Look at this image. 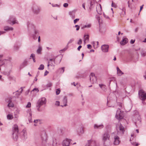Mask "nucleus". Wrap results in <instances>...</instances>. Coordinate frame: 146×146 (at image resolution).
Listing matches in <instances>:
<instances>
[{
    "label": "nucleus",
    "mask_w": 146,
    "mask_h": 146,
    "mask_svg": "<svg viewBox=\"0 0 146 146\" xmlns=\"http://www.w3.org/2000/svg\"><path fill=\"white\" fill-rule=\"evenodd\" d=\"M84 42L85 43L86 41H88L89 40V36L88 35H85L84 36Z\"/></svg>",
    "instance_id": "obj_27"
},
{
    "label": "nucleus",
    "mask_w": 146,
    "mask_h": 146,
    "mask_svg": "<svg viewBox=\"0 0 146 146\" xmlns=\"http://www.w3.org/2000/svg\"><path fill=\"white\" fill-rule=\"evenodd\" d=\"M7 118L8 119H12L13 117V116L11 114H8L7 116Z\"/></svg>",
    "instance_id": "obj_34"
},
{
    "label": "nucleus",
    "mask_w": 146,
    "mask_h": 146,
    "mask_svg": "<svg viewBox=\"0 0 146 146\" xmlns=\"http://www.w3.org/2000/svg\"><path fill=\"white\" fill-rule=\"evenodd\" d=\"M135 118L136 119V121H135L134 122L135 125L137 126V125L141 124V118L139 115H136L135 116Z\"/></svg>",
    "instance_id": "obj_10"
},
{
    "label": "nucleus",
    "mask_w": 146,
    "mask_h": 146,
    "mask_svg": "<svg viewBox=\"0 0 146 146\" xmlns=\"http://www.w3.org/2000/svg\"><path fill=\"white\" fill-rule=\"evenodd\" d=\"M32 9L33 12L36 14H38L40 11V9L39 7L36 5H33Z\"/></svg>",
    "instance_id": "obj_7"
},
{
    "label": "nucleus",
    "mask_w": 146,
    "mask_h": 146,
    "mask_svg": "<svg viewBox=\"0 0 146 146\" xmlns=\"http://www.w3.org/2000/svg\"><path fill=\"white\" fill-rule=\"evenodd\" d=\"M131 143L132 145L133 146H138V145L139 144L138 143H136L135 142H131Z\"/></svg>",
    "instance_id": "obj_37"
},
{
    "label": "nucleus",
    "mask_w": 146,
    "mask_h": 146,
    "mask_svg": "<svg viewBox=\"0 0 146 146\" xmlns=\"http://www.w3.org/2000/svg\"><path fill=\"white\" fill-rule=\"evenodd\" d=\"M84 133V130L83 128L81 127L78 132V134L79 135L83 134Z\"/></svg>",
    "instance_id": "obj_24"
},
{
    "label": "nucleus",
    "mask_w": 146,
    "mask_h": 146,
    "mask_svg": "<svg viewBox=\"0 0 146 146\" xmlns=\"http://www.w3.org/2000/svg\"><path fill=\"white\" fill-rule=\"evenodd\" d=\"M139 95L142 103L144 104H146V93L142 90H140L139 92Z\"/></svg>",
    "instance_id": "obj_3"
},
{
    "label": "nucleus",
    "mask_w": 146,
    "mask_h": 146,
    "mask_svg": "<svg viewBox=\"0 0 146 146\" xmlns=\"http://www.w3.org/2000/svg\"><path fill=\"white\" fill-rule=\"evenodd\" d=\"M72 13V12H69V14L70 15L72 19H74L75 18V16L74 15H73Z\"/></svg>",
    "instance_id": "obj_36"
},
{
    "label": "nucleus",
    "mask_w": 146,
    "mask_h": 146,
    "mask_svg": "<svg viewBox=\"0 0 146 146\" xmlns=\"http://www.w3.org/2000/svg\"><path fill=\"white\" fill-rule=\"evenodd\" d=\"M29 115H30V116L29 118V122H32V119H31L32 114L31 113H30Z\"/></svg>",
    "instance_id": "obj_39"
},
{
    "label": "nucleus",
    "mask_w": 146,
    "mask_h": 146,
    "mask_svg": "<svg viewBox=\"0 0 146 146\" xmlns=\"http://www.w3.org/2000/svg\"><path fill=\"white\" fill-rule=\"evenodd\" d=\"M8 22L10 24H11L12 23V25L18 23V21L16 20L15 18L13 16L10 17L8 21Z\"/></svg>",
    "instance_id": "obj_8"
},
{
    "label": "nucleus",
    "mask_w": 146,
    "mask_h": 146,
    "mask_svg": "<svg viewBox=\"0 0 146 146\" xmlns=\"http://www.w3.org/2000/svg\"><path fill=\"white\" fill-rule=\"evenodd\" d=\"M52 6L53 7H59V6L57 4H52Z\"/></svg>",
    "instance_id": "obj_55"
},
{
    "label": "nucleus",
    "mask_w": 146,
    "mask_h": 146,
    "mask_svg": "<svg viewBox=\"0 0 146 146\" xmlns=\"http://www.w3.org/2000/svg\"><path fill=\"white\" fill-rule=\"evenodd\" d=\"M112 136L114 135V144L115 145H119L120 142L119 137L116 135H115V133H112Z\"/></svg>",
    "instance_id": "obj_6"
},
{
    "label": "nucleus",
    "mask_w": 146,
    "mask_h": 146,
    "mask_svg": "<svg viewBox=\"0 0 146 146\" xmlns=\"http://www.w3.org/2000/svg\"><path fill=\"white\" fill-rule=\"evenodd\" d=\"M68 6V4L67 3H64L63 4V6L65 7H67Z\"/></svg>",
    "instance_id": "obj_51"
},
{
    "label": "nucleus",
    "mask_w": 146,
    "mask_h": 146,
    "mask_svg": "<svg viewBox=\"0 0 146 146\" xmlns=\"http://www.w3.org/2000/svg\"><path fill=\"white\" fill-rule=\"evenodd\" d=\"M82 43V41L81 39H80L77 42V44L78 45L81 44Z\"/></svg>",
    "instance_id": "obj_44"
},
{
    "label": "nucleus",
    "mask_w": 146,
    "mask_h": 146,
    "mask_svg": "<svg viewBox=\"0 0 146 146\" xmlns=\"http://www.w3.org/2000/svg\"><path fill=\"white\" fill-rule=\"evenodd\" d=\"M21 92H20V93L18 94V95H20V94L22 92V91H23V88H22V87H21Z\"/></svg>",
    "instance_id": "obj_64"
},
{
    "label": "nucleus",
    "mask_w": 146,
    "mask_h": 146,
    "mask_svg": "<svg viewBox=\"0 0 146 146\" xmlns=\"http://www.w3.org/2000/svg\"><path fill=\"white\" fill-rule=\"evenodd\" d=\"M21 133L23 135L24 138L25 139H27V135L26 130L25 129H23L21 132Z\"/></svg>",
    "instance_id": "obj_20"
},
{
    "label": "nucleus",
    "mask_w": 146,
    "mask_h": 146,
    "mask_svg": "<svg viewBox=\"0 0 146 146\" xmlns=\"http://www.w3.org/2000/svg\"><path fill=\"white\" fill-rule=\"evenodd\" d=\"M68 48V46L67 45V46L66 47H65V48L63 49H62L60 50V53H62V52H64L65 50H66Z\"/></svg>",
    "instance_id": "obj_29"
},
{
    "label": "nucleus",
    "mask_w": 146,
    "mask_h": 146,
    "mask_svg": "<svg viewBox=\"0 0 146 146\" xmlns=\"http://www.w3.org/2000/svg\"><path fill=\"white\" fill-rule=\"evenodd\" d=\"M34 32L35 35H37L38 33V31L35 29L34 30Z\"/></svg>",
    "instance_id": "obj_53"
},
{
    "label": "nucleus",
    "mask_w": 146,
    "mask_h": 146,
    "mask_svg": "<svg viewBox=\"0 0 146 146\" xmlns=\"http://www.w3.org/2000/svg\"><path fill=\"white\" fill-rule=\"evenodd\" d=\"M44 65L42 64H41L39 67L38 68V69L39 70H42L44 69Z\"/></svg>",
    "instance_id": "obj_35"
},
{
    "label": "nucleus",
    "mask_w": 146,
    "mask_h": 146,
    "mask_svg": "<svg viewBox=\"0 0 146 146\" xmlns=\"http://www.w3.org/2000/svg\"><path fill=\"white\" fill-rule=\"evenodd\" d=\"M117 105L119 106V108H120V109L121 108H122L123 106V105L120 102H118L117 103Z\"/></svg>",
    "instance_id": "obj_40"
},
{
    "label": "nucleus",
    "mask_w": 146,
    "mask_h": 146,
    "mask_svg": "<svg viewBox=\"0 0 146 146\" xmlns=\"http://www.w3.org/2000/svg\"><path fill=\"white\" fill-rule=\"evenodd\" d=\"M4 29L5 31H12L13 30V28L12 27H10L8 26H6L4 27Z\"/></svg>",
    "instance_id": "obj_22"
},
{
    "label": "nucleus",
    "mask_w": 146,
    "mask_h": 146,
    "mask_svg": "<svg viewBox=\"0 0 146 146\" xmlns=\"http://www.w3.org/2000/svg\"><path fill=\"white\" fill-rule=\"evenodd\" d=\"M57 143L56 140L55 139L53 140L52 145L53 146H57Z\"/></svg>",
    "instance_id": "obj_33"
},
{
    "label": "nucleus",
    "mask_w": 146,
    "mask_h": 146,
    "mask_svg": "<svg viewBox=\"0 0 146 146\" xmlns=\"http://www.w3.org/2000/svg\"><path fill=\"white\" fill-rule=\"evenodd\" d=\"M4 72V74L7 75H9L10 73V72H8L7 73L6 72Z\"/></svg>",
    "instance_id": "obj_56"
},
{
    "label": "nucleus",
    "mask_w": 146,
    "mask_h": 146,
    "mask_svg": "<svg viewBox=\"0 0 146 146\" xmlns=\"http://www.w3.org/2000/svg\"><path fill=\"white\" fill-rule=\"evenodd\" d=\"M111 6L112 7L115 8L116 7V5L115 4L113 3V2H112L111 4Z\"/></svg>",
    "instance_id": "obj_50"
},
{
    "label": "nucleus",
    "mask_w": 146,
    "mask_h": 146,
    "mask_svg": "<svg viewBox=\"0 0 146 146\" xmlns=\"http://www.w3.org/2000/svg\"><path fill=\"white\" fill-rule=\"evenodd\" d=\"M49 73V72L46 70L44 73V76H46L48 73Z\"/></svg>",
    "instance_id": "obj_58"
},
{
    "label": "nucleus",
    "mask_w": 146,
    "mask_h": 146,
    "mask_svg": "<svg viewBox=\"0 0 146 146\" xmlns=\"http://www.w3.org/2000/svg\"><path fill=\"white\" fill-rule=\"evenodd\" d=\"M60 92V90L59 89H57L56 91V95H58Z\"/></svg>",
    "instance_id": "obj_41"
},
{
    "label": "nucleus",
    "mask_w": 146,
    "mask_h": 146,
    "mask_svg": "<svg viewBox=\"0 0 146 146\" xmlns=\"http://www.w3.org/2000/svg\"><path fill=\"white\" fill-rule=\"evenodd\" d=\"M128 40L126 38H125L123 39L122 41L120 42V44L121 45H124L128 42Z\"/></svg>",
    "instance_id": "obj_19"
},
{
    "label": "nucleus",
    "mask_w": 146,
    "mask_h": 146,
    "mask_svg": "<svg viewBox=\"0 0 146 146\" xmlns=\"http://www.w3.org/2000/svg\"><path fill=\"white\" fill-rule=\"evenodd\" d=\"M94 127L95 129H101L104 127V125L102 124L100 125L95 124L94 125Z\"/></svg>",
    "instance_id": "obj_16"
},
{
    "label": "nucleus",
    "mask_w": 146,
    "mask_h": 146,
    "mask_svg": "<svg viewBox=\"0 0 146 146\" xmlns=\"http://www.w3.org/2000/svg\"><path fill=\"white\" fill-rule=\"evenodd\" d=\"M52 86V84L51 83H49L47 85L48 87H50Z\"/></svg>",
    "instance_id": "obj_60"
},
{
    "label": "nucleus",
    "mask_w": 146,
    "mask_h": 146,
    "mask_svg": "<svg viewBox=\"0 0 146 146\" xmlns=\"http://www.w3.org/2000/svg\"><path fill=\"white\" fill-rule=\"evenodd\" d=\"M71 140L66 139L64 140L63 142V146H69L70 144H72V143H71Z\"/></svg>",
    "instance_id": "obj_11"
},
{
    "label": "nucleus",
    "mask_w": 146,
    "mask_h": 146,
    "mask_svg": "<svg viewBox=\"0 0 146 146\" xmlns=\"http://www.w3.org/2000/svg\"><path fill=\"white\" fill-rule=\"evenodd\" d=\"M31 104L30 102H29L28 103L27 105L26 106V108H30L31 107Z\"/></svg>",
    "instance_id": "obj_45"
},
{
    "label": "nucleus",
    "mask_w": 146,
    "mask_h": 146,
    "mask_svg": "<svg viewBox=\"0 0 146 146\" xmlns=\"http://www.w3.org/2000/svg\"><path fill=\"white\" fill-rule=\"evenodd\" d=\"M60 102L58 101H56V102L55 104L57 106H59L60 105Z\"/></svg>",
    "instance_id": "obj_47"
},
{
    "label": "nucleus",
    "mask_w": 146,
    "mask_h": 146,
    "mask_svg": "<svg viewBox=\"0 0 146 146\" xmlns=\"http://www.w3.org/2000/svg\"><path fill=\"white\" fill-rule=\"evenodd\" d=\"M76 27V30L77 31L79 30L80 29V26L78 25H76L74 27Z\"/></svg>",
    "instance_id": "obj_43"
},
{
    "label": "nucleus",
    "mask_w": 146,
    "mask_h": 146,
    "mask_svg": "<svg viewBox=\"0 0 146 146\" xmlns=\"http://www.w3.org/2000/svg\"><path fill=\"white\" fill-rule=\"evenodd\" d=\"M40 136L42 142L46 141L47 139V137L46 135L45 132H43L41 134Z\"/></svg>",
    "instance_id": "obj_15"
},
{
    "label": "nucleus",
    "mask_w": 146,
    "mask_h": 146,
    "mask_svg": "<svg viewBox=\"0 0 146 146\" xmlns=\"http://www.w3.org/2000/svg\"><path fill=\"white\" fill-rule=\"evenodd\" d=\"M46 100L45 98H42L40 99L37 102L36 107L37 110L38 111H41L42 110L40 108V107L46 103Z\"/></svg>",
    "instance_id": "obj_1"
},
{
    "label": "nucleus",
    "mask_w": 146,
    "mask_h": 146,
    "mask_svg": "<svg viewBox=\"0 0 146 146\" xmlns=\"http://www.w3.org/2000/svg\"><path fill=\"white\" fill-rule=\"evenodd\" d=\"M124 112L121 111L120 108H119L117 110L116 115L115 117L117 119L119 120L123 119L124 117Z\"/></svg>",
    "instance_id": "obj_4"
},
{
    "label": "nucleus",
    "mask_w": 146,
    "mask_h": 146,
    "mask_svg": "<svg viewBox=\"0 0 146 146\" xmlns=\"http://www.w3.org/2000/svg\"><path fill=\"white\" fill-rule=\"evenodd\" d=\"M5 33V31H0V35H1V34H4Z\"/></svg>",
    "instance_id": "obj_62"
},
{
    "label": "nucleus",
    "mask_w": 146,
    "mask_h": 146,
    "mask_svg": "<svg viewBox=\"0 0 146 146\" xmlns=\"http://www.w3.org/2000/svg\"><path fill=\"white\" fill-rule=\"evenodd\" d=\"M131 137L130 139V141H132L133 140H135V138L134 137V135L132 134L131 135Z\"/></svg>",
    "instance_id": "obj_38"
},
{
    "label": "nucleus",
    "mask_w": 146,
    "mask_h": 146,
    "mask_svg": "<svg viewBox=\"0 0 146 146\" xmlns=\"http://www.w3.org/2000/svg\"><path fill=\"white\" fill-rule=\"evenodd\" d=\"M95 143V142L94 141L90 140L88 141V143L86 144L85 146H92V145Z\"/></svg>",
    "instance_id": "obj_18"
},
{
    "label": "nucleus",
    "mask_w": 146,
    "mask_h": 146,
    "mask_svg": "<svg viewBox=\"0 0 146 146\" xmlns=\"http://www.w3.org/2000/svg\"><path fill=\"white\" fill-rule=\"evenodd\" d=\"M82 46L81 45L79 46L78 47V48L77 49L79 51L80 50V49L81 48Z\"/></svg>",
    "instance_id": "obj_63"
},
{
    "label": "nucleus",
    "mask_w": 146,
    "mask_h": 146,
    "mask_svg": "<svg viewBox=\"0 0 146 146\" xmlns=\"http://www.w3.org/2000/svg\"><path fill=\"white\" fill-rule=\"evenodd\" d=\"M58 70L60 71V73L62 74L64 72V68L63 67L61 68H59L58 69Z\"/></svg>",
    "instance_id": "obj_28"
},
{
    "label": "nucleus",
    "mask_w": 146,
    "mask_h": 146,
    "mask_svg": "<svg viewBox=\"0 0 146 146\" xmlns=\"http://www.w3.org/2000/svg\"><path fill=\"white\" fill-rule=\"evenodd\" d=\"M116 127L118 134H120L121 135L124 134L125 132L124 128L121 124L120 123L117 124Z\"/></svg>",
    "instance_id": "obj_5"
},
{
    "label": "nucleus",
    "mask_w": 146,
    "mask_h": 146,
    "mask_svg": "<svg viewBox=\"0 0 146 146\" xmlns=\"http://www.w3.org/2000/svg\"><path fill=\"white\" fill-rule=\"evenodd\" d=\"M13 133L12 136L13 139L14 141H16L17 140L18 138L17 133L19 131L18 126L17 125L15 124L13 126Z\"/></svg>",
    "instance_id": "obj_2"
},
{
    "label": "nucleus",
    "mask_w": 146,
    "mask_h": 146,
    "mask_svg": "<svg viewBox=\"0 0 146 146\" xmlns=\"http://www.w3.org/2000/svg\"><path fill=\"white\" fill-rule=\"evenodd\" d=\"M42 50V47L40 46H39L38 47V49L37 50L36 52L37 54H40L41 53V52Z\"/></svg>",
    "instance_id": "obj_26"
},
{
    "label": "nucleus",
    "mask_w": 146,
    "mask_h": 146,
    "mask_svg": "<svg viewBox=\"0 0 146 146\" xmlns=\"http://www.w3.org/2000/svg\"><path fill=\"white\" fill-rule=\"evenodd\" d=\"M19 49V47L17 46H15L14 47V49L15 50H17Z\"/></svg>",
    "instance_id": "obj_52"
},
{
    "label": "nucleus",
    "mask_w": 146,
    "mask_h": 146,
    "mask_svg": "<svg viewBox=\"0 0 146 146\" xmlns=\"http://www.w3.org/2000/svg\"><path fill=\"white\" fill-rule=\"evenodd\" d=\"M87 47L89 49H90L92 48V46L90 44H88L87 45Z\"/></svg>",
    "instance_id": "obj_57"
},
{
    "label": "nucleus",
    "mask_w": 146,
    "mask_h": 146,
    "mask_svg": "<svg viewBox=\"0 0 146 146\" xmlns=\"http://www.w3.org/2000/svg\"><path fill=\"white\" fill-rule=\"evenodd\" d=\"M36 91L38 92V90L37 88H35L33 89V90L32 91Z\"/></svg>",
    "instance_id": "obj_61"
},
{
    "label": "nucleus",
    "mask_w": 146,
    "mask_h": 146,
    "mask_svg": "<svg viewBox=\"0 0 146 146\" xmlns=\"http://www.w3.org/2000/svg\"><path fill=\"white\" fill-rule=\"evenodd\" d=\"M6 60L4 59L3 60H0V66H2L5 63V61Z\"/></svg>",
    "instance_id": "obj_30"
},
{
    "label": "nucleus",
    "mask_w": 146,
    "mask_h": 146,
    "mask_svg": "<svg viewBox=\"0 0 146 146\" xmlns=\"http://www.w3.org/2000/svg\"><path fill=\"white\" fill-rule=\"evenodd\" d=\"M62 102L63 105H61V106L63 107L64 106H67V99L66 96H65L64 97L62 100Z\"/></svg>",
    "instance_id": "obj_13"
},
{
    "label": "nucleus",
    "mask_w": 146,
    "mask_h": 146,
    "mask_svg": "<svg viewBox=\"0 0 146 146\" xmlns=\"http://www.w3.org/2000/svg\"><path fill=\"white\" fill-rule=\"evenodd\" d=\"M27 64V61H24L23 63L21 65L20 67L21 68H22L26 66Z\"/></svg>",
    "instance_id": "obj_25"
},
{
    "label": "nucleus",
    "mask_w": 146,
    "mask_h": 146,
    "mask_svg": "<svg viewBox=\"0 0 146 146\" xmlns=\"http://www.w3.org/2000/svg\"><path fill=\"white\" fill-rule=\"evenodd\" d=\"M74 41V39L73 38L71 39L68 41V45L69 44L72 43Z\"/></svg>",
    "instance_id": "obj_42"
},
{
    "label": "nucleus",
    "mask_w": 146,
    "mask_h": 146,
    "mask_svg": "<svg viewBox=\"0 0 146 146\" xmlns=\"http://www.w3.org/2000/svg\"><path fill=\"white\" fill-rule=\"evenodd\" d=\"M6 101L8 103V106L9 107H13L14 105L12 102V100L11 99H6Z\"/></svg>",
    "instance_id": "obj_17"
},
{
    "label": "nucleus",
    "mask_w": 146,
    "mask_h": 146,
    "mask_svg": "<svg viewBox=\"0 0 146 146\" xmlns=\"http://www.w3.org/2000/svg\"><path fill=\"white\" fill-rule=\"evenodd\" d=\"M143 6H144V5H143L141 6L140 7L139 12H141V10H142V9L143 8ZM139 13H139L138 14L139 15Z\"/></svg>",
    "instance_id": "obj_54"
},
{
    "label": "nucleus",
    "mask_w": 146,
    "mask_h": 146,
    "mask_svg": "<svg viewBox=\"0 0 146 146\" xmlns=\"http://www.w3.org/2000/svg\"><path fill=\"white\" fill-rule=\"evenodd\" d=\"M103 15H104V17H105V18H106V19H109V16H108L107 15H106L104 13Z\"/></svg>",
    "instance_id": "obj_49"
},
{
    "label": "nucleus",
    "mask_w": 146,
    "mask_h": 146,
    "mask_svg": "<svg viewBox=\"0 0 146 146\" xmlns=\"http://www.w3.org/2000/svg\"><path fill=\"white\" fill-rule=\"evenodd\" d=\"M48 63H50V66H54V60L53 61L52 59H50L48 62Z\"/></svg>",
    "instance_id": "obj_23"
},
{
    "label": "nucleus",
    "mask_w": 146,
    "mask_h": 146,
    "mask_svg": "<svg viewBox=\"0 0 146 146\" xmlns=\"http://www.w3.org/2000/svg\"><path fill=\"white\" fill-rule=\"evenodd\" d=\"M117 74L119 76H121L123 74V73L119 68L118 67H117Z\"/></svg>",
    "instance_id": "obj_21"
},
{
    "label": "nucleus",
    "mask_w": 146,
    "mask_h": 146,
    "mask_svg": "<svg viewBox=\"0 0 146 146\" xmlns=\"http://www.w3.org/2000/svg\"><path fill=\"white\" fill-rule=\"evenodd\" d=\"M91 27V25L90 24H88V25H85L83 26V27H82V29H83L84 28H89L90 27Z\"/></svg>",
    "instance_id": "obj_32"
},
{
    "label": "nucleus",
    "mask_w": 146,
    "mask_h": 146,
    "mask_svg": "<svg viewBox=\"0 0 146 146\" xmlns=\"http://www.w3.org/2000/svg\"><path fill=\"white\" fill-rule=\"evenodd\" d=\"M79 20V19H76L74 20V24H76V23Z\"/></svg>",
    "instance_id": "obj_46"
},
{
    "label": "nucleus",
    "mask_w": 146,
    "mask_h": 146,
    "mask_svg": "<svg viewBox=\"0 0 146 146\" xmlns=\"http://www.w3.org/2000/svg\"><path fill=\"white\" fill-rule=\"evenodd\" d=\"M32 58L33 59V58H35V54H32L30 56V58Z\"/></svg>",
    "instance_id": "obj_48"
},
{
    "label": "nucleus",
    "mask_w": 146,
    "mask_h": 146,
    "mask_svg": "<svg viewBox=\"0 0 146 146\" xmlns=\"http://www.w3.org/2000/svg\"><path fill=\"white\" fill-rule=\"evenodd\" d=\"M99 86L102 90H105L106 89L105 86H104V85L102 84H99Z\"/></svg>",
    "instance_id": "obj_31"
},
{
    "label": "nucleus",
    "mask_w": 146,
    "mask_h": 146,
    "mask_svg": "<svg viewBox=\"0 0 146 146\" xmlns=\"http://www.w3.org/2000/svg\"><path fill=\"white\" fill-rule=\"evenodd\" d=\"M135 41V40H133L131 39L130 41V43L131 44H133L134 43Z\"/></svg>",
    "instance_id": "obj_59"
},
{
    "label": "nucleus",
    "mask_w": 146,
    "mask_h": 146,
    "mask_svg": "<svg viewBox=\"0 0 146 146\" xmlns=\"http://www.w3.org/2000/svg\"><path fill=\"white\" fill-rule=\"evenodd\" d=\"M101 48L103 52H107L108 51L109 46L107 45L104 44L102 46Z\"/></svg>",
    "instance_id": "obj_14"
},
{
    "label": "nucleus",
    "mask_w": 146,
    "mask_h": 146,
    "mask_svg": "<svg viewBox=\"0 0 146 146\" xmlns=\"http://www.w3.org/2000/svg\"><path fill=\"white\" fill-rule=\"evenodd\" d=\"M90 80L91 82L94 83L96 81V78L93 73H91L90 76Z\"/></svg>",
    "instance_id": "obj_12"
},
{
    "label": "nucleus",
    "mask_w": 146,
    "mask_h": 146,
    "mask_svg": "<svg viewBox=\"0 0 146 146\" xmlns=\"http://www.w3.org/2000/svg\"><path fill=\"white\" fill-rule=\"evenodd\" d=\"M110 137V135L108 133H105L103 135L102 141L104 143H105L106 141L109 140Z\"/></svg>",
    "instance_id": "obj_9"
}]
</instances>
